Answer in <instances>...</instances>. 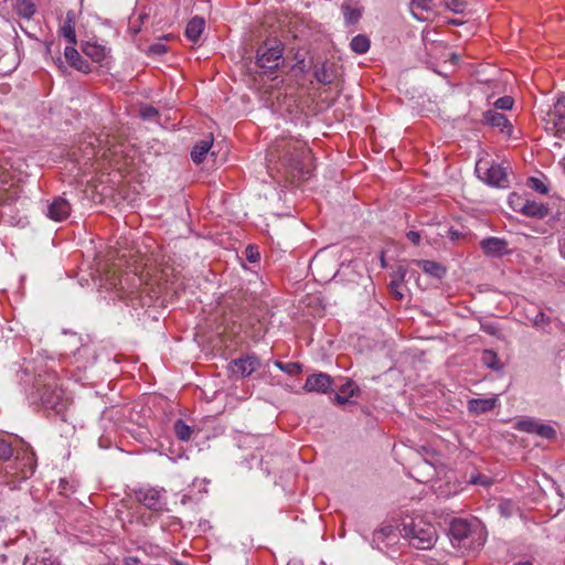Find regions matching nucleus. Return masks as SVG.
<instances>
[{
  "label": "nucleus",
  "instance_id": "obj_14",
  "mask_svg": "<svg viewBox=\"0 0 565 565\" xmlns=\"http://www.w3.org/2000/svg\"><path fill=\"white\" fill-rule=\"evenodd\" d=\"M333 383V380L327 373L309 375L303 388L308 392L327 393Z\"/></svg>",
  "mask_w": 565,
  "mask_h": 565
},
{
  "label": "nucleus",
  "instance_id": "obj_1",
  "mask_svg": "<svg viewBox=\"0 0 565 565\" xmlns=\"http://www.w3.org/2000/svg\"><path fill=\"white\" fill-rule=\"evenodd\" d=\"M277 152V170L291 183L309 179L312 170L311 150L300 140H277L270 156Z\"/></svg>",
  "mask_w": 565,
  "mask_h": 565
},
{
  "label": "nucleus",
  "instance_id": "obj_47",
  "mask_svg": "<svg viewBox=\"0 0 565 565\" xmlns=\"http://www.w3.org/2000/svg\"><path fill=\"white\" fill-rule=\"evenodd\" d=\"M406 237L409 242H412L414 245H418L420 242V234L416 231H409L406 234Z\"/></svg>",
  "mask_w": 565,
  "mask_h": 565
},
{
  "label": "nucleus",
  "instance_id": "obj_41",
  "mask_svg": "<svg viewBox=\"0 0 565 565\" xmlns=\"http://www.w3.org/2000/svg\"><path fill=\"white\" fill-rule=\"evenodd\" d=\"M167 52H168V46L160 42L154 43L149 46V53L154 54V55H162V54H166Z\"/></svg>",
  "mask_w": 565,
  "mask_h": 565
},
{
  "label": "nucleus",
  "instance_id": "obj_18",
  "mask_svg": "<svg viewBox=\"0 0 565 565\" xmlns=\"http://www.w3.org/2000/svg\"><path fill=\"white\" fill-rule=\"evenodd\" d=\"M75 24H76V13L73 10L66 12L65 20L63 25L61 26V34L67 40V42L72 45L77 43L76 33H75Z\"/></svg>",
  "mask_w": 565,
  "mask_h": 565
},
{
  "label": "nucleus",
  "instance_id": "obj_26",
  "mask_svg": "<svg viewBox=\"0 0 565 565\" xmlns=\"http://www.w3.org/2000/svg\"><path fill=\"white\" fill-rule=\"evenodd\" d=\"M13 8L15 13L24 19H31L36 11L35 3L32 0H15Z\"/></svg>",
  "mask_w": 565,
  "mask_h": 565
},
{
  "label": "nucleus",
  "instance_id": "obj_46",
  "mask_svg": "<svg viewBox=\"0 0 565 565\" xmlns=\"http://www.w3.org/2000/svg\"><path fill=\"white\" fill-rule=\"evenodd\" d=\"M471 482L475 484L489 486L491 484V480L487 476L479 475L471 479Z\"/></svg>",
  "mask_w": 565,
  "mask_h": 565
},
{
  "label": "nucleus",
  "instance_id": "obj_28",
  "mask_svg": "<svg viewBox=\"0 0 565 565\" xmlns=\"http://www.w3.org/2000/svg\"><path fill=\"white\" fill-rule=\"evenodd\" d=\"M6 181L0 180V206H10L18 199L17 189H4Z\"/></svg>",
  "mask_w": 565,
  "mask_h": 565
},
{
  "label": "nucleus",
  "instance_id": "obj_55",
  "mask_svg": "<svg viewBox=\"0 0 565 565\" xmlns=\"http://www.w3.org/2000/svg\"><path fill=\"white\" fill-rule=\"evenodd\" d=\"M119 285H120L121 288H124L122 279L119 280Z\"/></svg>",
  "mask_w": 565,
  "mask_h": 565
},
{
  "label": "nucleus",
  "instance_id": "obj_11",
  "mask_svg": "<svg viewBox=\"0 0 565 565\" xmlns=\"http://www.w3.org/2000/svg\"><path fill=\"white\" fill-rule=\"evenodd\" d=\"M509 243L500 237H487L480 242V248L488 257H502L510 254Z\"/></svg>",
  "mask_w": 565,
  "mask_h": 565
},
{
  "label": "nucleus",
  "instance_id": "obj_31",
  "mask_svg": "<svg viewBox=\"0 0 565 565\" xmlns=\"http://www.w3.org/2000/svg\"><path fill=\"white\" fill-rule=\"evenodd\" d=\"M193 428L189 425H186L182 419H178L175 423H174V433H175V436L182 440V441H188L191 439L192 437V434H193Z\"/></svg>",
  "mask_w": 565,
  "mask_h": 565
},
{
  "label": "nucleus",
  "instance_id": "obj_23",
  "mask_svg": "<svg viewBox=\"0 0 565 565\" xmlns=\"http://www.w3.org/2000/svg\"><path fill=\"white\" fill-rule=\"evenodd\" d=\"M497 398H472L468 403V409L476 415L490 412L495 406Z\"/></svg>",
  "mask_w": 565,
  "mask_h": 565
},
{
  "label": "nucleus",
  "instance_id": "obj_12",
  "mask_svg": "<svg viewBox=\"0 0 565 565\" xmlns=\"http://www.w3.org/2000/svg\"><path fill=\"white\" fill-rule=\"evenodd\" d=\"M482 122L492 127L499 128L501 134L510 137L512 134V124L505 115L498 113L495 109H489L482 115Z\"/></svg>",
  "mask_w": 565,
  "mask_h": 565
},
{
  "label": "nucleus",
  "instance_id": "obj_15",
  "mask_svg": "<svg viewBox=\"0 0 565 565\" xmlns=\"http://www.w3.org/2000/svg\"><path fill=\"white\" fill-rule=\"evenodd\" d=\"M313 77L322 85H330L337 78V70L333 63L323 62L313 66Z\"/></svg>",
  "mask_w": 565,
  "mask_h": 565
},
{
  "label": "nucleus",
  "instance_id": "obj_30",
  "mask_svg": "<svg viewBox=\"0 0 565 565\" xmlns=\"http://www.w3.org/2000/svg\"><path fill=\"white\" fill-rule=\"evenodd\" d=\"M481 361L487 367L493 371L499 372L503 369V364L499 360L498 354L492 350H484L482 352Z\"/></svg>",
  "mask_w": 565,
  "mask_h": 565
},
{
  "label": "nucleus",
  "instance_id": "obj_9",
  "mask_svg": "<svg viewBox=\"0 0 565 565\" xmlns=\"http://www.w3.org/2000/svg\"><path fill=\"white\" fill-rule=\"evenodd\" d=\"M481 163H478L476 167V171L479 177L484 180L488 184L498 186V188H508L509 186V178L508 172L500 164H491L484 168L482 172Z\"/></svg>",
  "mask_w": 565,
  "mask_h": 565
},
{
  "label": "nucleus",
  "instance_id": "obj_48",
  "mask_svg": "<svg viewBox=\"0 0 565 565\" xmlns=\"http://www.w3.org/2000/svg\"><path fill=\"white\" fill-rule=\"evenodd\" d=\"M34 565H60L52 556L36 559Z\"/></svg>",
  "mask_w": 565,
  "mask_h": 565
},
{
  "label": "nucleus",
  "instance_id": "obj_27",
  "mask_svg": "<svg viewBox=\"0 0 565 565\" xmlns=\"http://www.w3.org/2000/svg\"><path fill=\"white\" fill-rule=\"evenodd\" d=\"M82 50L84 54L90 57L94 62H100L106 56L105 47L97 43L86 42Z\"/></svg>",
  "mask_w": 565,
  "mask_h": 565
},
{
  "label": "nucleus",
  "instance_id": "obj_19",
  "mask_svg": "<svg viewBox=\"0 0 565 565\" xmlns=\"http://www.w3.org/2000/svg\"><path fill=\"white\" fill-rule=\"evenodd\" d=\"M417 266L427 275L441 279L447 273V269L444 265L435 260L420 259L416 260Z\"/></svg>",
  "mask_w": 565,
  "mask_h": 565
},
{
  "label": "nucleus",
  "instance_id": "obj_33",
  "mask_svg": "<svg viewBox=\"0 0 565 565\" xmlns=\"http://www.w3.org/2000/svg\"><path fill=\"white\" fill-rule=\"evenodd\" d=\"M527 186L541 194H547L548 186L539 178L531 177L527 179Z\"/></svg>",
  "mask_w": 565,
  "mask_h": 565
},
{
  "label": "nucleus",
  "instance_id": "obj_50",
  "mask_svg": "<svg viewBox=\"0 0 565 565\" xmlns=\"http://www.w3.org/2000/svg\"><path fill=\"white\" fill-rule=\"evenodd\" d=\"M296 67H298L301 72H306V63L303 60L298 61Z\"/></svg>",
  "mask_w": 565,
  "mask_h": 565
},
{
  "label": "nucleus",
  "instance_id": "obj_13",
  "mask_svg": "<svg viewBox=\"0 0 565 565\" xmlns=\"http://www.w3.org/2000/svg\"><path fill=\"white\" fill-rule=\"evenodd\" d=\"M71 211L72 209L68 201L62 196H56L47 205L46 215L55 222H62L71 215Z\"/></svg>",
  "mask_w": 565,
  "mask_h": 565
},
{
  "label": "nucleus",
  "instance_id": "obj_40",
  "mask_svg": "<svg viewBox=\"0 0 565 565\" xmlns=\"http://www.w3.org/2000/svg\"><path fill=\"white\" fill-rule=\"evenodd\" d=\"M245 255H246V258L248 259V262H250V263H256L257 260H259V257H260L258 248L253 245H248L246 247Z\"/></svg>",
  "mask_w": 565,
  "mask_h": 565
},
{
  "label": "nucleus",
  "instance_id": "obj_21",
  "mask_svg": "<svg viewBox=\"0 0 565 565\" xmlns=\"http://www.w3.org/2000/svg\"><path fill=\"white\" fill-rule=\"evenodd\" d=\"M360 388L349 380L339 387V392L334 396V401L339 405H343L349 402V397H353L360 394Z\"/></svg>",
  "mask_w": 565,
  "mask_h": 565
},
{
  "label": "nucleus",
  "instance_id": "obj_17",
  "mask_svg": "<svg viewBox=\"0 0 565 565\" xmlns=\"http://www.w3.org/2000/svg\"><path fill=\"white\" fill-rule=\"evenodd\" d=\"M516 209L519 210V213L535 218H544L550 212L547 205L530 200H525V203H522V206Z\"/></svg>",
  "mask_w": 565,
  "mask_h": 565
},
{
  "label": "nucleus",
  "instance_id": "obj_34",
  "mask_svg": "<svg viewBox=\"0 0 565 565\" xmlns=\"http://www.w3.org/2000/svg\"><path fill=\"white\" fill-rule=\"evenodd\" d=\"M398 271H401V278L399 280H392L390 282V290L395 299L402 300L404 298V295L403 292H401L399 287L402 281L404 280L405 271H402L401 269Z\"/></svg>",
  "mask_w": 565,
  "mask_h": 565
},
{
  "label": "nucleus",
  "instance_id": "obj_10",
  "mask_svg": "<svg viewBox=\"0 0 565 565\" xmlns=\"http://www.w3.org/2000/svg\"><path fill=\"white\" fill-rule=\"evenodd\" d=\"M260 367V361L256 355H245L233 360L230 363V371L233 375L241 377L249 376Z\"/></svg>",
  "mask_w": 565,
  "mask_h": 565
},
{
  "label": "nucleus",
  "instance_id": "obj_42",
  "mask_svg": "<svg viewBox=\"0 0 565 565\" xmlns=\"http://www.w3.org/2000/svg\"><path fill=\"white\" fill-rule=\"evenodd\" d=\"M60 492L62 494L68 495L75 492L74 486L67 481L66 479H61L60 481Z\"/></svg>",
  "mask_w": 565,
  "mask_h": 565
},
{
  "label": "nucleus",
  "instance_id": "obj_32",
  "mask_svg": "<svg viewBox=\"0 0 565 565\" xmlns=\"http://www.w3.org/2000/svg\"><path fill=\"white\" fill-rule=\"evenodd\" d=\"M13 456L14 451L11 444L0 439V463L4 466Z\"/></svg>",
  "mask_w": 565,
  "mask_h": 565
},
{
  "label": "nucleus",
  "instance_id": "obj_16",
  "mask_svg": "<svg viewBox=\"0 0 565 565\" xmlns=\"http://www.w3.org/2000/svg\"><path fill=\"white\" fill-rule=\"evenodd\" d=\"M64 55L70 65L75 70L83 73H89L92 71L90 64L82 57L73 45L65 47Z\"/></svg>",
  "mask_w": 565,
  "mask_h": 565
},
{
  "label": "nucleus",
  "instance_id": "obj_52",
  "mask_svg": "<svg viewBox=\"0 0 565 565\" xmlns=\"http://www.w3.org/2000/svg\"><path fill=\"white\" fill-rule=\"evenodd\" d=\"M137 562H138V559L136 557H127L126 558V565H132Z\"/></svg>",
  "mask_w": 565,
  "mask_h": 565
},
{
  "label": "nucleus",
  "instance_id": "obj_3",
  "mask_svg": "<svg viewBox=\"0 0 565 565\" xmlns=\"http://www.w3.org/2000/svg\"><path fill=\"white\" fill-rule=\"evenodd\" d=\"M36 458L29 449L18 450L14 458H11L0 471V483L14 486L18 482L31 478L35 471Z\"/></svg>",
  "mask_w": 565,
  "mask_h": 565
},
{
  "label": "nucleus",
  "instance_id": "obj_35",
  "mask_svg": "<svg viewBox=\"0 0 565 565\" xmlns=\"http://www.w3.org/2000/svg\"><path fill=\"white\" fill-rule=\"evenodd\" d=\"M551 318L548 316H546L544 312L542 311H539L536 313V316L532 319V324L535 327V328H539V329H545L546 326H548L551 323Z\"/></svg>",
  "mask_w": 565,
  "mask_h": 565
},
{
  "label": "nucleus",
  "instance_id": "obj_6",
  "mask_svg": "<svg viewBox=\"0 0 565 565\" xmlns=\"http://www.w3.org/2000/svg\"><path fill=\"white\" fill-rule=\"evenodd\" d=\"M401 534L408 540L409 545L417 550H429L437 541L435 526L423 521L404 524Z\"/></svg>",
  "mask_w": 565,
  "mask_h": 565
},
{
  "label": "nucleus",
  "instance_id": "obj_49",
  "mask_svg": "<svg viewBox=\"0 0 565 565\" xmlns=\"http://www.w3.org/2000/svg\"><path fill=\"white\" fill-rule=\"evenodd\" d=\"M143 117H152L158 115V110L153 107H148L142 113Z\"/></svg>",
  "mask_w": 565,
  "mask_h": 565
},
{
  "label": "nucleus",
  "instance_id": "obj_51",
  "mask_svg": "<svg viewBox=\"0 0 565 565\" xmlns=\"http://www.w3.org/2000/svg\"><path fill=\"white\" fill-rule=\"evenodd\" d=\"M130 30L132 31L134 34H137L140 31V26L134 25V22H130Z\"/></svg>",
  "mask_w": 565,
  "mask_h": 565
},
{
  "label": "nucleus",
  "instance_id": "obj_54",
  "mask_svg": "<svg viewBox=\"0 0 565 565\" xmlns=\"http://www.w3.org/2000/svg\"><path fill=\"white\" fill-rule=\"evenodd\" d=\"M145 18H147V15L140 14V15L138 17V21L141 23V22H142V20H143Z\"/></svg>",
  "mask_w": 565,
  "mask_h": 565
},
{
  "label": "nucleus",
  "instance_id": "obj_38",
  "mask_svg": "<svg viewBox=\"0 0 565 565\" xmlns=\"http://www.w3.org/2000/svg\"><path fill=\"white\" fill-rule=\"evenodd\" d=\"M276 365L284 372L295 375L300 372L301 366L299 363H282V362H276Z\"/></svg>",
  "mask_w": 565,
  "mask_h": 565
},
{
  "label": "nucleus",
  "instance_id": "obj_44",
  "mask_svg": "<svg viewBox=\"0 0 565 565\" xmlns=\"http://www.w3.org/2000/svg\"><path fill=\"white\" fill-rule=\"evenodd\" d=\"M392 532H393L392 526H384L374 533V540H380L382 537L388 536V535H391Z\"/></svg>",
  "mask_w": 565,
  "mask_h": 565
},
{
  "label": "nucleus",
  "instance_id": "obj_36",
  "mask_svg": "<svg viewBox=\"0 0 565 565\" xmlns=\"http://www.w3.org/2000/svg\"><path fill=\"white\" fill-rule=\"evenodd\" d=\"M445 4L455 13H462L467 7L466 0H445Z\"/></svg>",
  "mask_w": 565,
  "mask_h": 565
},
{
  "label": "nucleus",
  "instance_id": "obj_43",
  "mask_svg": "<svg viewBox=\"0 0 565 565\" xmlns=\"http://www.w3.org/2000/svg\"><path fill=\"white\" fill-rule=\"evenodd\" d=\"M509 202H510V205L512 206V209L515 212H519V210L516 207L522 206V203H525V200H523L520 195L513 193L510 195Z\"/></svg>",
  "mask_w": 565,
  "mask_h": 565
},
{
  "label": "nucleus",
  "instance_id": "obj_8",
  "mask_svg": "<svg viewBox=\"0 0 565 565\" xmlns=\"http://www.w3.org/2000/svg\"><path fill=\"white\" fill-rule=\"evenodd\" d=\"M162 491L152 487H141L132 489L136 501L153 512H162L164 502L162 501Z\"/></svg>",
  "mask_w": 565,
  "mask_h": 565
},
{
  "label": "nucleus",
  "instance_id": "obj_29",
  "mask_svg": "<svg viewBox=\"0 0 565 565\" xmlns=\"http://www.w3.org/2000/svg\"><path fill=\"white\" fill-rule=\"evenodd\" d=\"M371 41L364 34L355 35L350 43L351 50L356 54H364L370 50Z\"/></svg>",
  "mask_w": 565,
  "mask_h": 565
},
{
  "label": "nucleus",
  "instance_id": "obj_24",
  "mask_svg": "<svg viewBox=\"0 0 565 565\" xmlns=\"http://www.w3.org/2000/svg\"><path fill=\"white\" fill-rule=\"evenodd\" d=\"M341 11L343 13L345 24L348 25L356 24L362 17V8L352 7V2L350 0L344 1L341 4Z\"/></svg>",
  "mask_w": 565,
  "mask_h": 565
},
{
  "label": "nucleus",
  "instance_id": "obj_20",
  "mask_svg": "<svg viewBox=\"0 0 565 565\" xmlns=\"http://www.w3.org/2000/svg\"><path fill=\"white\" fill-rule=\"evenodd\" d=\"M213 146V137L209 136L206 139L195 143L191 151V159L194 163L200 164L204 161L206 153Z\"/></svg>",
  "mask_w": 565,
  "mask_h": 565
},
{
  "label": "nucleus",
  "instance_id": "obj_25",
  "mask_svg": "<svg viewBox=\"0 0 565 565\" xmlns=\"http://www.w3.org/2000/svg\"><path fill=\"white\" fill-rule=\"evenodd\" d=\"M524 426H526L527 431L534 433L543 438L553 439L556 437V430L550 425L529 422L524 423Z\"/></svg>",
  "mask_w": 565,
  "mask_h": 565
},
{
  "label": "nucleus",
  "instance_id": "obj_4",
  "mask_svg": "<svg viewBox=\"0 0 565 565\" xmlns=\"http://www.w3.org/2000/svg\"><path fill=\"white\" fill-rule=\"evenodd\" d=\"M34 386L39 398L45 408L62 413L67 406L64 391L61 388L56 377L52 374H39L35 377Z\"/></svg>",
  "mask_w": 565,
  "mask_h": 565
},
{
  "label": "nucleus",
  "instance_id": "obj_2",
  "mask_svg": "<svg viewBox=\"0 0 565 565\" xmlns=\"http://www.w3.org/2000/svg\"><path fill=\"white\" fill-rule=\"evenodd\" d=\"M449 536L452 546L462 554L480 550L486 541L477 521L461 518L450 522Z\"/></svg>",
  "mask_w": 565,
  "mask_h": 565
},
{
  "label": "nucleus",
  "instance_id": "obj_39",
  "mask_svg": "<svg viewBox=\"0 0 565 565\" xmlns=\"http://www.w3.org/2000/svg\"><path fill=\"white\" fill-rule=\"evenodd\" d=\"M431 0H412L411 9L415 17H417V13L415 10H429V3Z\"/></svg>",
  "mask_w": 565,
  "mask_h": 565
},
{
  "label": "nucleus",
  "instance_id": "obj_22",
  "mask_svg": "<svg viewBox=\"0 0 565 565\" xmlns=\"http://www.w3.org/2000/svg\"><path fill=\"white\" fill-rule=\"evenodd\" d=\"M204 28V19L196 15L188 22L184 34L191 42H196L200 39Z\"/></svg>",
  "mask_w": 565,
  "mask_h": 565
},
{
  "label": "nucleus",
  "instance_id": "obj_45",
  "mask_svg": "<svg viewBox=\"0 0 565 565\" xmlns=\"http://www.w3.org/2000/svg\"><path fill=\"white\" fill-rule=\"evenodd\" d=\"M30 372L26 367H20L18 371H17V376L20 379L21 382H29V379H30Z\"/></svg>",
  "mask_w": 565,
  "mask_h": 565
},
{
  "label": "nucleus",
  "instance_id": "obj_37",
  "mask_svg": "<svg viewBox=\"0 0 565 565\" xmlns=\"http://www.w3.org/2000/svg\"><path fill=\"white\" fill-rule=\"evenodd\" d=\"M513 104H514V100L511 96H503V97H500L498 98L495 102H494V107L497 109H502V110H510L512 109L513 107Z\"/></svg>",
  "mask_w": 565,
  "mask_h": 565
},
{
  "label": "nucleus",
  "instance_id": "obj_5",
  "mask_svg": "<svg viewBox=\"0 0 565 565\" xmlns=\"http://www.w3.org/2000/svg\"><path fill=\"white\" fill-rule=\"evenodd\" d=\"M284 46L278 39H267L264 41L256 53V65L263 70L264 75H271L282 64Z\"/></svg>",
  "mask_w": 565,
  "mask_h": 565
},
{
  "label": "nucleus",
  "instance_id": "obj_7",
  "mask_svg": "<svg viewBox=\"0 0 565 565\" xmlns=\"http://www.w3.org/2000/svg\"><path fill=\"white\" fill-rule=\"evenodd\" d=\"M544 129L559 139H565V94H562L546 111L541 110Z\"/></svg>",
  "mask_w": 565,
  "mask_h": 565
},
{
  "label": "nucleus",
  "instance_id": "obj_56",
  "mask_svg": "<svg viewBox=\"0 0 565 565\" xmlns=\"http://www.w3.org/2000/svg\"><path fill=\"white\" fill-rule=\"evenodd\" d=\"M6 1H7V0H0V3H3V2H6Z\"/></svg>",
  "mask_w": 565,
  "mask_h": 565
},
{
  "label": "nucleus",
  "instance_id": "obj_53",
  "mask_svg": "<svg viewBox=\"0 0 565 565\" xmlns=\"http://www.w3.org/2000/svg\"><path fill=\"white\" fill-rule=\"evenodd\" d=\"M514 565H533L531 559L520 561L515 563Z\"/></svg>",
  "mask_w": 565,
  "mask_h": 565
}]
</instances>
